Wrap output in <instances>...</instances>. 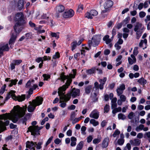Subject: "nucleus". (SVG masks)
<instances>
[{"label": "nucleus", "mask_w": 150, "mask_h": 150, "mask_svg": "<svg viewBox=\"0 0 150 150\" xmlns=\"http://www.w3.org/2000/svg\"><path fill=\"white\" fill-rule=\"evenodd\" d=\"M120 134V131H119L118 129H117L115 131L114 133L112 134V136L114 137H115L117 135H119Z\"/></svg>", "instance_id": "nucleus-41"}, {"label": "nucleus", "mask_w": 150, "mask_h": 150, "mask_svg": "<svg viewBox=\"0 0 150 150\" xmlns=\"http://www.w3.org/2000/svg\"><path fill=\"white\" fill-rule=\"evenodd\" d=\"M6 86V85L4 84V85L1 87L0 91V94H2L4 92Z\"/></svg>", "instance_id": "nucleus-48"}, {"label": "nucleus", "mask_w": 150, "mask_h": 150, "mask_svg": "<svg viewBox=\"0 0 150 150\" xmlns=\"http://www.w3.org/2000/svg\"><path fill=\"white\" fill-rule=\"evenodd\" d=\"M71 146H75L76 144V139L74 137H72L71 138Z\"/></svg>", "instance_id": "nucleus-26"}, {"label": "nucleus", "mask_w": 150, "mask_h": 150, "mask_svg": "<svg viewBox=\"0 0 150 150\" xmlns=\"http://www.w3.org/2000/svg\"><path fill=\"white\" fill-rule=\"evenodd\" d=\"M98 12L95 10H92L89 12H87L86 14V17L90 19L93 18V16H96L97 15Z\"/></svg>", "instance_id": "nucleus-10"}, {"label": "nucleus", "mask_w": 150, "mask_h": 150, "mask_svg": "<svg viewBox=\"0 0 150 150\" xmlns=\"http://www.w3.org/2000/svg\"><path fill=\"white\" fill-rule=\"evenodd\" d=\"M146 15V13L145 12L141 11L139 13V15L140 18H143Z\"/></svg>", "instance_id": "nucleus-39"}, {"label": "nucleus", "mask_w": 150, "mask_h": 150, "mask_svg": "<svg viewBox=\"0 0 150 150\" xmlns=\"http://www.w3.org/2000/svg\"><path fill=\"white\" fill-rule=\"evenodd\" d=\"M128 61L129 64L131 65L132 64L134 63H135V62H134V61L129 57L128 58Z\"/></svg>", "instance_id": "nucleus-61"}, {"label": "nucleus", "mask_w": 150, "mask_h": 150, "mask_svg": "<svg viewBox=\"0 0 150 150\" xmlns=\"http://www.w3.org/2000/svg\"><path fill=\"white\" fill-rule=\"evenodd\" d=\"M122 25H123V23L122 22L118 23L116 25V27L117 29H119L122 27Z\"/></svg>", "instance_id": "nucleus-55"}, {"label": "nucleus", "mask_w": 150, "mask_h": 150, "mask_svg": "<svg viewBox=\"0 0 150 150\" xmlns=\"http://www.w3.org/2000/svg\"><path fill=\"white\" fill-rule=\"evenodd\" d=\"M51 35L52 37L57 38V39L59 38V35L57 34L54 33H51Z\"/></svg>", "instance_id": "nucleus-57"}, {"label": "nucleus", "mask_w": 150, "mask_h": 150, "mask_svg": "<svg viewBox=\"0 0 150 150\" xmlns=\"http://www.w3.org/2000/svg\"><path fill=\"white\" fill-rule=\"evenodd\" d=\"M60 57V54L58 52H56L55 54L53 56V58L54 59H56L57 58H58Z\"/></svg>", "instance_id": "nucleus-46"}, {"label": "nucleus", "mask_w": 150, "mask_h": 150, "mask_svg": "<svg viewBox=\"0 0 150 150\" xmlns=\"http://www.w3.org/2000/svg\"><path fill=\"white\" fill-rule=\"evenodd\" d=\"M101 139H95L93 140V143L94 144H98L101 141Z\"/></svg>", "instance_id": "nucleus-50"}, {"label": "nucleus", "mask_w": 150, "mask_h": 150, "mask_svg": "<svg viewBox=\"0 0 150 150\" xmlns=\"http://www.w3.org/2000/svg\"><path fill=\"white\" fill-rule=\"evenodd\" d=\"M109 35H106L104 36L103 38V40L105 41L107 44H109L112 41L109 38Z\"/></svg>", "instance_id": "nucleus-22"}, {"label": "nucleus", "mask_w": 150, "mask_h": 150, "mask_svg": "<svg viewBox=\"0 0 150 150\" xmlns=\"http://www.w3.org/2000/svg\"><path fill=\"white\" fill-rule=\"evenodd\" d=\"M138 47H135L133 50V54L135 55H137L138 53Z\"/></svg>", "instance_id": "nucleus-53"}, {"label": "nucleus", "mask_w": 150, "mask_h": 150, "mask_svg": "<svg viewBox=\"0 0 150 150\" xmlns=\"http://www.w3.org/2000/svg\"><path fill=\"white\" fill-rule=\"evenodd\" d=\"M31 132V134L34 136L40 134V131L38 129L37 126H30L28 128L27 132Z\"/></svg>", "instance_id": "nucleus-8"}, {"label": "nucleus", "mask_w": 150, "mask_h": 150, "mask_svg": "<svg viewBox=\"0 0 150 150\" xmlns=\"http://www.w3.org/2000/svg\"><path fill=\"white\" fill-rule=\"evenodd\" d=\"M24 3L23 0H19L17 3V6L19 10H21L23 8Z\"/></svg>", "instance_id": "nucleus-19"}, {"label": "nucleus", "mask_w": 150, "mask_h": 150, "mask_svg": "<svg viewBox=\"0 0 150 150\" xmlns=\"http://www.w3.org/2000/svg\"><path fill=\"white\" fill-rule=\"evenodd\" d=\"M35 145H37L36 148L38 149H40L42 148L41 145L43 144L42 142H38V144H37V143L36 142H35Z\"/></svg>", "instance_id": "nucleus-33"}, {"label": "nucleus", "mask_w": 150, "mask_h": 150, "mask_svg": "<svg viewBox=\"0 0 150 150\" xmlns=\"http://www.w3.org/2000/svg\"><path fill=\"white\" fill-rule=\"evenodd\" d=\"M136 38L137 39H139L141 36L142 35V34L143 32H139V31H136Z\"/></svg>", "instance_id": "nucleus-49"}, {"label": "nucleus", "mask_w": 150, "mask_h": 150, "mask_svg": "<svg viewBox=\"0 0 150 150\" xmlns=\"http://www.w3.org/2000/svg\"><path fill=\"white\" fill-rule=\"evenodd\" d=\"M110 110L109 105L108 104H106L104 108V110L105 112L108 113Z\"/></svg>", "instance_id": "nucleus-44"}, {"label": "nucleus", "mask_w": 150, "mask_h": 150, "mask_svg": "<svg viewBox=\"0 0 150 150\" xmlns=\"http://www.w3.org/2000/svg\"><path fill=\"white\" fill-rule=\"evenodd\" d=\"M66 102L64 101V100H62V102L60 103H61L60 105V107L62 108L65 107L66 105Z\"/></svg>", "instance_id": "nucleus-47"}, {"label": "nucleus", "mask_w": 150, "mask_h": 150, "mask_svg": "<svg viewBox=\"0 0 150 150\" xmlns=\"http://www.w3.org/2000/svg\"><path fill=\"white\" fill-rule=\"evenodd\" d=\"M72 120V123L73 124H74L78 122L79 121V119L78 117L75 118L73 119Z\"/></svg>", "instance_id": "nucleus-56"}, {"label": "nucleus", "mask_w": 150, "mask_h": 150, "mask_svg": "<svg viewBox=\"0 0 150 150\" xmlns=\"http://www.w3.org/2000/svg\"><path fill=\"white\" fill-rule=\"evenodd\" d=\"M18 80L17 79H11L9 81V83L8 84V86L12 87L13 85H16V84Z\"/></svg>", "instance_id": "nucleus-24"}, {"label": "nucleus", "mask_w": 150, "mask_h": 150, "mask_svg": "<svg viewBox=\"0 0 150 150\" xmlns=\"http://www.w3.org/2000/svg\"><path fill=\"white\" fill-rule=\"evenodd\" d=\"M123 91L121 90L120 89L117 88L116 89V91L117 96H120L121 95H122L123 92Z\"/></svg>", "instance_id": "nucleus-43"}, {"label": "nucleus", "mask_w": 150, "mask_h": 150, "mask_svg": "<svg viewBox=\"0 0 150 150\" xmlns=\"http://www.w3.org/2000/svg\"><path fill=\"white\" fill-rule=\"evenodd\" d=\"M86 129V128L84 126H82L81 128V133L84 134V132L85 131Z\"/></svg>", "instance_id": "nucleus-60"}, {"label": "nucleus", "mask_w": 150, "mask_h": 150, "mask_svg": "<svg viewBox=\"0 0 150 150\" xmlns=\"http://www.w3.org/2000/svg\"><path fill=\"white\" fill-rule=\"evenodd\" d=\"M93 139V137L91 136H89L87 138V142L88 143L90 142Z\"/></svg>", "instance_id": "nucleus-63"}, {"label": "nucleus", "mask_w": 150, "mask_h": 150, "mask_svg": "<svg viewBox=\"0 0 150 150\" xmlns=\"http://www.w3.org/2000/svg\"><path fill=\"white\" fill-rule=\"evenodd\" d=\"M144 127V125L142 124H140L139 125V127H137L136 129V131L138 132L139 131V130H142L143 129Z\"/></svg>", "instance_id": "nucleus-35"}, {"label": "nucleus", "mask_w": 150, "mask_h": 150, "mask_svg": "<svg viewBox=\"0 0 150 150\" xmlns=\"http://www.w3.org/2000/svg\"><path fill=\"white\" fill-rule=\"evenodd\" d=\"M91 124H92L93 126H96L99 125V122L98 121H96L94 119H91L90 121Z\"/></svg>", "instance_id": "nucleus-29"}, {"label": "nucleus", "mask_w": 150, "mask_h": 150, "mask_svg": "<svg viewBox=\"0 0 150 150\" xmlns=\"http://www.w3.org/2000/svg\"><path fill=\"white\" fill-rule=\"evenodd\" d=\"M130 20V17L129 16L126 17L122 22H121L123 23V24L124 26L128 23Z\"/></svg>", "instance_id": "nucleus-31"}, {"label": "nucleus", "mask_w": 150, "mask_h": 150, "mask_svg": "<svg viewBox=\"0 0 150 150\" xmlns=\"http://www.w3.org/2000/svg\"><path fill=\"white\" fill-rule=\"evenodd\" d=\"M22 62V60L21 59L13 60L12 63L10 65L11 70H13L15 68V66L16 65H19Z\"/></svg>", "instance_id": "nucleus-13"}, {"label": "nucleus", "mask_w": 150, "mask_h": 150, "mask_svg": "<svg viewBox=\"0 0 150 150\" xmlns=\"http://www.w3.org/2000/svg\"><path fill=\"white\" fill-rule=\"evenodd\" d=\"M144 29V27L143 25L141 23L137 22L135 25L134 30L135 31H139L140 32H143Z\"/></svg>", "instance_id": "nucleus-9"}, {"label": "nucleus", "mask_w": 150, "mask_h": 150, "mask_svg": "<svg viewBox=\"0 0 150 150\" xmlns=\"http://www.w3.org/2000/svg\"><path fill=\"white\" fill-rule=\"evenodd\" d=\"M43 61H46L48 60H50L51 59V57L49 56H45L43 57Z\"/></svg>", "instance_id": "nucleus-62"}, {"label": "nucleus", "mask_w": 150, "mask_h": 150, "mask_svg": "<svg viewBox=\"0 0 150 150\" xmlns=\"http://www.w3.org/2000/svg\"><path fill=\"white\" fill-rule=\"evenodd\" d=\"M25 24H21L19 23H16L14 26V29L16 33L12 35L9 41V44H13L16 40L17 37L16 33H19L21 32L23 29V25Z\"/></svg>", "instance_id": "nucleus-3"}, {"label": "nucleus", "mask_w": 150, "mask_h": 150, "mask_svg": "<svg viewBox=\"0 0 150 150\" xmlns=\"http://www.w3.org/2000/svg\"><path fill=\"white\" fill-rule=\"evenodd\" d=\"M42 76L44 78V80L47 81L49 79H50V75L46 74H43L42 75Z\"/></svg>", "instance_id": "nucleus-40"}, {"label": "nucleus", "mask_w": 150, "mask_h": 150, "mask_svg": "<svg viewBox=\"0 0 150 150\" xmlns=\"http://www.w3.org/2000/svg\"><path fill=\"white\" fill-rule=\"evenodd\" d=\"M120 100H122V102H124L125 101L126 98V96L124 95H121L120 96Z\"/></svg>", "instance_id": "nucleus-45"}, {"label": "nucleus", "mask_w": 150, "mask_h": 150, "mask_svg": "<svg viewBox=\"0 0 150 150\" xmlns=\"http://www.w3.org/2000/svg\"><path fill=\"white\" fill-rule=\"evenodd\" d=\"M74 13L73 10L70 9L69 11L65 12L63 14V16L65 18H70L74 15Z\"/></svg>", "instance_id": "nucleus-11"}, {"label": "nucleus", "mask_w": 150, "mask_h": 150, "mask_svg": "<svg viewBox=\"0 0 150 150\" xmlns=\"http://www.w3.org/2000/svg\"><path fill=\"white\" fill-rule=\"evenodd\" d=\"M83 145V141L80 142L77 145L75 150H81L82 149Z\"/></svg>", "instance_id": "nucleus-27"}, {"label": "nucleus", "mask_w": 150, "mask_h": 150, "mask_svg": "<svg viewBox=\"0 0 150 150\" xmlns=\"http://www.w3.org/2000/svg\"><path fill=\"white\" fill-rule=\"evenodd\" d=\"M131 145L130 143H128L127 144L126 146L124 148L123 150H130L131 149Z\"/></svg>", "instance_id": "nucleus-38"}, {"label": "nucleus", "mask_w": 150, "mask_h": 150, "mask_svg": "<svg viewBox=\"0 0 150 150\" xmlns=\"http://www.w3.org/2000/svg\"><path fill=\"white\" fill-rule=\"evenodd\" d=\"M109 138L107 137L104 139L102 144V147L103 148H106L108 145Z\"/></svg>", "instance_id": "nucleus-17"}, {"label": "nucleus", "mask_w": 150, "mask_h": 150, "mask_svg": "<svg viewBox=\"0 0 150 150\" xmlns=\"http://www.w3.org/2000/svg\"><path fill=\"white\" fill-rule=\"evenodd\" d=\"M96 67H93L89 69L86 70V72L88 74H92L95 73L96 72Z\"/></svg>", "instance_id": "nucleus-25"}, {"label": "nucleus", "mask_w": 150, "mask_h": 150, "mask_svg": "<svg viewBox=\"0 0 150 150\" xmlns=\"http://www.w3.org/2000/svg\"><path fill=\"white\" fill-rule=\"evenodd\" d=\"M100 112L96 109L93 110L90 114L89 116L91 118L98 119L99 117Z\"/></svg>", "instance_id": "nucleus-12"}, {"label": "nucleus", "mask_w": 150, "mask_h": 150, "mask_svg": "<svg viewBox=\"0 0 150 150\" xmlns=\"http://www.w3.org/2000/svg\"><path fill=\"white\" fill-rule=\"evenodd\" d=\"M43 101L42 98L37 97L36 100H33L32 102H29L30 105L28 107V111L30 112H33L37 106H39L42 103Z\"/></svg>", "instance_id": "nucleus-4"}, {"label": "nucleus", "mask_w": 150, "mask_h": 150, "mask_svg": "<svg viewBox=\"0 0 150 150\" xmlns=\"http://www.w3.org/2000/svg\"><path fill=\"white\" fill-rule=\"evenodd\" d=\"M15 92L14 91L11 90L10 91L8 94H7L6 97L5 101L4 103H5V101L9 99L11 97L14 100H17L19 102L22 101L24 100L25 98V95H22L21 96H15Z\"/></svg>", "instance_id": "nucleus-5"}, {"label": "nucleus", "mask_w": 150, "mask_h": 150, "mask_svg": "<svg viewBox=\"0 0 150 150\" xmlns=\"http://www.w3.org/2000/svg\"><path fill=\"white\" fill-rule=\"evenodd\" d=\"M27 106L22 108L19 105L14 106L12 110L11 114L6 113L0 115V132L6 129V126H8L9 121L8 119L12 120L13 123H16L18 119L23 117L25 113Z\"/></svg>", "instance_id": "nucleus-2"}, {"label": "nucleus", "mask_w": 150, "mask_h": 150, "mask_svg": "<svg viewBox=\"0 0 150 150\" xmlns=\"http://www.w3.org/2000/svg\"><path fill=\"white\" fill-rule=\"evenodd\" d=\"M83 6L82 4H80L78 6V8L77 11L78 12L80 13L82 10L83 9Z\"/></svg>", "instance_id": "nucleus-37"}, {"label": "nucleus", "mask_w": 150, "mask_h": 150, "mask_svg": "<svg viewBox=\"0 0 150 150\" xmlns=\"http://www.w3.org/2000/svg\"><path fill=\"white\" fill-rule=\"evenodd\" d=\"M34 81V80H32L31 81L30 80H29L27 82L25 85L26 88H28L32 84V82Z\"/></svg>", "instance_id": "nucleus-34"}, {"label": "nucleus", "mask_w": 150, "mask_h": 150, "mask_svg": "<svg viewBox=\"0 0 150 150\" xmlns=\"http://www.w3.org/2000/svg\"><path fill=\"white\" fill-rule=\"evenodd\" d=\"M116 29H115L114 28H113V29L112 31V36L111 38H113L114 36L116 35Z\"/></svg>", "instance_id": "nucleus-58"}, {"label": "nucleus", "mask_w": 150, "mask_h": 150, "mask_svg": "<svg viewBox=\"0 0 150 150\" xmlns=\"http://www.w3.org/2000/svg\"><path fill=\"white\" fill-rule=\"evenodd\" d=\"M53 139V137H51L47 141L45 145L46 146H47L49 144H50Z\"/></svg>", "instance_id": "nucleus-54"}, {"label": "nucleus", "mask_w": 150, "mask_h": 150, "mask_svg": "<svg viewBox=\"0 0 150 150\" xmlns=\"http://www.w3.org/2000/svg\"><path fill=\"white\" fill-rule=\"evenodd\" d=\"M92 88V86L91 85H89L87 86L85 89V92L87 94H89L91 92Z\"/></svg>", "instance_id": "nucleus-23"}, {"label": "nucleus", "mask_w": 150, "mask_h": 150, "mask_svg": "<svg viewBox=\"0 0 150 150\" xmlns=\"http://www.w3.org/2000/svg\"><path fill=\"white\" fill-rule=\"evenodd\" d=\"M101 39L100 35H95L92 38L91 40H88V45L90 47L92 45L93 47H96L99 44Z\"/></svg>", "instance_id": "nucleus-6"}, {"label": "nucleus", "mask_w": 150, "mask_h": 150, "mask_svg": "<svg viewBox=\"0 0 150 150\" xmlns=\"http://www.w3.org/2000/svg\"><path fill=\"white\" fill-rule=\"evenodd\" d=\"M143 6L144 4L143 3H141L138 5V8L139 10H140L143 8Z\"/></svg>", "instance_id": "nucleus-59"}, {"label": "nucleus", "mask_w": 150, "mask_h": 150, "mask_svg": "<svg viewBox=\"0 0 150 150\" xmlns=\"http://www.w3.org/2000/svg\"><path fill=\"white\" fill-rule=\"evenodd\" d=\"M141 140L137 139H135L134 140H130L129 142L133 146H139L141 143Z\"/></svg>", "instance_id": "nucleus-15"}, {"label": "nucleus", "mask_w": 150, "mask_h": 150, "mask_svg": "<svg viewBox=\"0 0 150 150\" xmlns=\"http://www.w3.org/2000/svg\"><path fill=\"white\" fill-rule=\"evenodd\" d=\"M9 49L8 43H3L0 44V50L3 52L4 51H8Z\"/></svg>", "instance_id": "nucleus-14"}, {"label": "nucleus", "mask_w": 150, "mask_h": 150, "mask_svg": "<svg viewBox=\"0 0 150 150\" xmlns=\"http://www.w3.org/2000/svg\"><path fill=\"white\" fill-rule=\"evenodd\" d=\"M134 116V114L133 112H131L128 115V118L129 119H133Z\"/></svg>", "instance_id": "nucleus-42"}, {"label": "nucleus", "mask_w": 150, "mask_h": 150, "mask_svg": "<svg viewBox=\"0 0 150 150\" xmlns=\"http://www.w3.org/2000/svg\"><path fill=\"white\" fill-rule=\"evenodd\" d=\"M26 148L30 149L33 147L35 146V143H34L33 142H30L28 141L26 142Z\"/></svg>", "instance_id": "nucleus-20"}, {"label": "nucleus", "mask_w": 150, "mask_h": 150, "mask_svg": "<svg viewBox=\"0 0 150 150\" xmlns=\"http://www.w3.org/2000/svg\"><path fill=\"white\" fill-rule=\"evenodd\" d=\"M117 88L124 91L125 89V85L124 84H122L120 85L119 87H118Z\"/></svg>", "instance_id": "nucleus-51"}, {"label": "nucleus", "mask_w": 150, "mask_h": 150, "mask_svg": "<svg viewBox=\"0 0 150 150\" xmlns=\"http://www.w3.org/2000/svg\"><path fill=\"white\" fill-rule=\"evenodd\" d=\"M77 45V41H73L71 44V46L72 47L71 50L73 51L76 48V45Z\"/></svg>", "instance_id": "nucleus-32"}, {"label": "nucleus", "mask_w": 150, "mask_h": 150, "mask_svg": "<svg viewBox=\"0 0 150 150\" xmlns=\"http://www.w3.org/2000/svg\"><path fill=\"white\" fill-rule=\"evenodd\" d=\"M14 20L15 21H17V23H19L21 24L25 23V21L24 20V15L23 13L22 12L17 13L14 18Z\"/></svg>", "instance_id": "nucleus-7"}, {"label": "nucleus", "mask_w": 150, "mask_h": 150, "mask_svg": "<svg viewBox=\"0 0 150 150\" xmlns=\"http://www.w3.org/2000/svg\"><path fill=\"white\" fill-rule=\"evenodd\" d=\"M72 71L73 74H70L69 75L66 76L64 75V73H62L60 74V78L58 79L64 83L66 79H67L65 84L58 88V93L60 97L59 103L62 102V100H64L65 102H67L69 100L71 96L73 98H75L80 96V90L75 88L71 89L70 91L66 95H65L64 93H63V92H64L66 90L71 83L72 81L71 78H74L75 77L76 70L73 69Z\"/></svg>", "instance_id": "nucleus-1"}, {"label": "nucleus", "mask_w": 150, "mask_h": 150, "mask_svg": "<svg viewBox=\"0 0 150 150\" xmlns=\"http://www.w3.org/2000/svg\"><path fill=\"white\" fill-rule=\"evenodd\" d=\"M99 88V84L98 82L96 81L94 83V87L93 88V90L95 89L96 91H98Z\"/></svg>", "instance_id": "nucleus-30"}, {"label": "nucleus", "mask_w": 150, "mask_h": 150, "mask_svg": "<svg viewBox=\"0 0 150 150\" xmlns=\"http://www.w3.org/2000/svg\"><path fill=\"white\" fill-rule=\"evenodd\" d=\"M146 18L145 19L144 21L146 23H147L148 21H150V15H148L146 16Z\"/></svg>", "instance_id": "nucleus-64"}, {"label": "nucleus", "mask_w": 150, "mask_h": 150, "mask_svg": "<svg viewBox=\"0 0 150 150\" xmlns=\"http://www.w3.org/2000/svg\"><path fill=\"white\" fill-rule=\"evenodd\" d=\"M118 118L119 120H124L126 119V116L123 114L120 113L118 114Z\"/></svg>", "instance_id": "nucleus-28"}, {"label": "nucleus", "mask_w": 150, "mask_h": 150, "mask_svg": "<svg viewBox=\"0 0 150 150\" xmlns=\"http://www.w3.org/2000/svg\"><path fill=\"white\" fill-rule=\"evenodd\" d=\"M115 83H111L109 84L108 85V88L110 89H112L115 86Z\"/></svg>", "instance_id": "nucleus-52"}, {"label": "nucleus", "mask_w": 150, "mask_h": 150, "mask_svg": "<svg viewBox=\"0 0 150 150\" xmlns=\"http://www.w3.org/2000/svg\"><path fill=\"white\" fill-rule=\"evenodd\" d=\"M113 2L111 0H108L106 1L104 4V8L108 9L111 8L113 5Z\"/></svg>", "instance_id": "nucleus-16"}, {"label": "nucleus", "mask_w": 150, "mask_h": 150, "mask_svg": "<svg viewBox=\"0 0 150 150\" xmlns=\"http://www.w3.org/2000/svg\"><path fill=\"white\" fill-rule=\"evenodd\" d=\"M107 80L106 77H104L103 79H100L99 81L100 83L99 84V88L102 90L103 88V86Z\"/></svg>", "instance_id": "nucleus-18"}, {"label": "nucleus", "mask_w": 150, "mask_h": 150, "mask_svg": "<svg viewBox=\"0 0 150 150\" xmlns=\"http://www.w3.org/2000/svg\"><path fill=\"white\" fill-rule=\"evenodd\" d=\"M64 7L62 5H59L56 7V11L57 12L62 13L64 11Z\"/></svg>", "instance_id": "nucleus-21"}, {"label": "nucleus", "mask_w": 150, "mask_h": 150, "mask_svg": "<svg viewBox=\"0 0 150 150\" xmlns=\"http://www.w3.org/2000/svg\"><path fill=\"white\" fill-rule=\"evenodd\" d=\"M124 142L125 140L124 139H120L118 140L117 142L119 145H122L124 143Z\"/></svg>", "instance_id": "nucleus-36"}]
</instances>
